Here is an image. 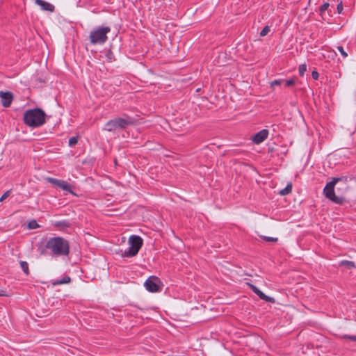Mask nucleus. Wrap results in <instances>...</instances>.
<instances>
[{
    "label": "nucleus",
    "mask_w": 356,
    "mask_h": 356,
    "mask_svg": "<svg viewBox=\"0 0 356 356\" xmlns=\"http://www.w3.org/2000/svg\"><path fill=\"white\" fill-rule=\"evenodd\" d=\"M349 177L341 176L333 177L332 181L327 182L323 188V195L330 201L339 205L349 203L348 199L343 194L336 195L335 186L338 184L348 185Z\"/></svg>",
    "instance_id": "obj_1"
},
{
    "label": "nucleus",
    "mask_w": 356,
    "mask_h": 356,
    "mask_svg": "<svg viewBox=\"0 0 356 356\" xmlns=\"http://www.w3.org/2000/svg\"><path fill=\"white\" fill-rule=\"evenodd\" d=\"M47 250L50 251V254L52 257L67 256L70 253L69 241L61 236L49 238L40 254H47Z\"/></svg>",
    "instance_id": "obj_2"
},
{
    "label": "nucleus",
    "mask_w": 356,
    "mask_h": 356,
    "mask_svg": "<svg viewBox=\"0 0 356 356\" xmlns=\"http://www.w3.org/2000/svg\"><path fill=\"white\" fill-rule=\"evenodd\" d=\"M23 120L29 127H40L46 122V113L40 108L29 109L24 113Z\"/></svg>",
    "instance_id": "obj_3"
},
{
    "label": "nucleus",
    "mask_w": 356,
    "mask_h": 356,
    "mask_svg": "<svg viewBox=\"0 0 356 356\" xmlns=\"http://www.w3.org/2000/svg\"><path fill=\"white\" fill-rule=\"evenodd\" d=\"M136 119L127 115L122 118H115L108 121L104 127V130L108 132H115L117 130H124L130 126L136 124Z\"/></svg>",
    "instance_id": "obj_4"
},
{
    "label": "nucleus",
    "mask_w": 356,
    "mask_h": 356,
    "mask_svg": "<svg viewBox=\"0 0 356 356\" xmlns=\"http://www.w3.org/2000/svg\"><path fill=\"white\" fill-rule=\"evenodd\" d=\"M110 26H98L90 33L89 40L92 44H103L108 40L107 34L110 33Z\"/></svg>",
    "instance_id": "obj_5"
},
{
    "label": "nucleus",
    "mask_w": 356,
    "mask_h": 356,
    "mask_svg": "<svg viewBox=\"0 0 356 356\" xmlns=\"http://www.w3.org/2000/svg\"><path fill=\"white\" fill-rule=\"evenodd\" d=\"M143 240L137 235H131L128 239L129 248L122 253L123 257H133L137 255L143 246Z\"/></svg>",
    "instance_id": "obj_6"
},
{
    "label": "nucleus",
    "mask_w": 356,
    "mask_h": 356,
    "mask_svg": "<svg viewBox=\"0 0 356 356\" xmlns=\"http://www.w3.org/2000/svg\"><path fill=\"white\" fill-rule=\"evenodd\" d=\"M160 283L161 281L157 277L150 276L146 280L144 285L148 291L155 293L161 291Z\"/></svg>",
    "instance_id": "obj_7"
},
{
    "label": "nucleus",
    "mask_w": 356,
    "mask_h": 356,
    "mask_svg": "<svg viewBox=\"0 0 356 356\" xmlns=\"http://www.w3.org/2000/svg\"><path fill=\"white\" fill-rule=\"evenodd\" d=\"M330 3L325 2L319 7V14L324 21L329 20L332 16L333 10L330 8Z\"/></svg>",
    "instance_id": "obj_8"
},
{
    "label": "nucleus",
    "mask_w": 356,
    "mask_h": 356,
    "mask_svg": "<svg viewBox=\"0 0 356 356\" xmlns=\"http://www.w3.org/2000/svg\"><path fill=\"white\" fill-rule=\"evenodd\" d=\"M0 98L2 106L5 108L10 107L13 99V95L10 92L0 91Z\"/></svg>",
    "instance_id": "obj_9"
},
{
    "label": "nucleus",
    "mask_w": 356,
    "mask_h": 356,
    "mask_svg": "<svg viewBox=\"0 0 356 356\" xmlns=\"http://www.w3.org/2000/svg\"><path fill=\"white\" fill-rule=\"evenodd\" d=\"M268 136V130L264 129L254 134L252 140L254 144H260L267 138Z\"/></svg>",
    "instance_id": "obj_10"
},
{
    "label": "nucleus",
    "mask_w": 356,
    "mask_h": 356,
    "mask_svg": "<svg viewBox=\"0 0 356 356\" xmlns=\"http://www.w3.org/2000/svg\"><path fill=\"white\" fill-rule=\"evenodd\" d=\"M35 3L37 5L40 6L41 9L43 10L52 13L55 10V7L53 4L47 2L44 0H35Z\"/></svg>",
    "instance_id": "obj_11"
},
{
    "label": "nucleus",
    "mask_w": 356,
    "mask_h": 356,
    "mask_svg": "<svg viewBox=\"0 0 356 356\" xmlns=\"http://www.w3.org/2000/svg\"><path fill=\"white\" fill-rule=\"evenodd\" d=\"M54 226L58 229L59 230H64L71 226V223L67 220H63L56 221L54 223Z\"/></svg>",
    "instance_id": "obj_12"
},
{
    "label": "nucleus",
    "mask_w": 356,
    "mask_h": 356,
    "mask_svg": "<svg viewBox=\"0 0 356 356\" xmlns=\"http://www.w3.org/2000/svg\"><path fill=\"white\" fill-rule=\"evenodd\" d=\"M256 294L259 297L260 299H261L266 302H271V303L275 302V300L274 298L266 296L260 289H259V291H257V293H256Z\"/></svg>",
    "instance_id": "obj_13"
},
{
    "label": "nucleus",
    "mask_w": 356,
    "mask_h": 356,
    "mask_svg": "<svg viewBox=\"0 0 356 356\" xmlns=\"http://www.w3.org/2000/svg\"><path fill=\"white\" fill-rule=\"evenodd\" d=\"M71 282V278L69 276H65L64 277H63L62 279H59V280H53L51 282V284L54 285V286H56V285H60V284H68Z\"/></svg>",
    "instance_id": "obj_14"
},
{
    "label": "nucleus",
    "mask_w": 356,
    "mask_h": 356,
    "mask_svg": "<svg viewBox=\"0 0 356 356\" xmlns=\"http://www.w3.org/2000/svg\"><path fill=\"white\" fill-rule=\"evenodd\" d=\"M339 266L346 267L348 269H352L355 267V264L353 261L347 260H342L340 261Z\"/></svg>",
    "instance_id": "obj_15"
},
{
    "label": "nucleus",
    "mask_w": 356,
    "mask_h": 356,
    "mask_svg": "<svg viewBox=\"0 0 356 356\" xmlns=\"http://www.w3.org/2000/svg\"><path fill=\"white\" fill-rule=\"evenodd\" d=\"M47 181L54 186L60 188L63 180L57 179L53 177H47Z\"/></svg>",
    "instance_id": "obj_16"
},
{
    "label": "nucleus",
    "mask_w": 356,
    "mask_h": 356,
    "mask_svg": "<svg viewBox=\"0 0 356 356\" xmlns=\"http://www.w3.org/2000/svg\"><path fill=\"white\" fill-rule=\"evenodd\" d=\"M292 191V184L291 183H289L286 187L283 189H282L280 191V194L281 195H288L290 193H291Z\"/></svg>",
    "instance_id": "obj_17"
},
{
    "label": "nucleus",
    "mask_w": 356,
    "mask_h": 356,
    "mask_svg": "<svg viewBox=\"0 0 356 356\" xmlns=\"http://www.w3.org/2000/svg\"><path fill=\"white\" fill-rule=\"evenodd\" d=\"M105 56L106 58V61L108 63H112L115 60L114 54L111 49L106 51Z\"/></svg>",
    "instance_id": "obj_18"
},
{
    "label": "nucleus",
    "mask_w": 356,
    "mask_h": 356,
    "mask_svg": "<svg viewBox=\"0 0 356 356\" xmlns=\"http://www.w3.org/2000/svg\"><path fill=\"white\" fill-rule=\"evenodd\" d=\"M348 188V185L339 184L337 187V195L343 194V195H345L344 193H345L346 191H347Z\"/></svg>",
    "instance_id": "obj_19"
},
{
    "label": "nucleus",
    "mask_w": 356,
    "mask_h": 356,
    "mask_svg": "<svg viewBox=\"0 0 356 356\" xmlns=\"http://www.w3.org/2000/svg\"><path fill=\"white\" fill-rule=\"evenodd\" d=\"M60 188L63 189L65 191H67L70 193H73L70 184H69L67 181L64 180L62 182L61 185L60 186Z\"/></svg>",
    "instance_id": "obj_20"
},
{
    "label": "nucleus",
    "mask_w": 356,
    "mask_h": 356,
    "mask_svg": "<svg viewBox=\"0 0 356 356\" xmlns=\"http://www.w3.org/2000/svg\"><path fill=\"white\" fill-rule=\"evenodd\" d=\"M19 264L23 272L28 275L29 274V264L25 261H21Z\"/></svg>",
    "instance_id": "obj_21"
},
{
    "label": "nucleus",
    "mask_w": 356,
    "mask_h": 356,
    "mask_svg": "<svg viewBox=\"0 0 356 356\" xmlns=\"http://www.w3.org/2000/svg\"><path fill=\"white\" fill-rule=\"evenodd\" d=\"M307 71V65L305 63L299 65L298 72L300 76H303Z\"/></svg>",
    "instance_id": "obj_22"
},
{
    "label": "nucleus",
    "mask_w": 356,
    "mask_h": 356,
    "mask_svg": "<svg viewBox=\"0 0 356 356\" xmlns=\"http://www.w3.org/2000/svg\"><path fill=\"white\" fill-rule=\"evenodd\" d=\"M39 227H40V225H38V223L37 222V221L35 220H33L30 221L28 224V227L30 229H34Z\"/></svg>",
    "instance_id": "obj_23"
},
{
    "label": "nucleus",
    "mask_w": 356,
    "mask_h": 356,
    "mask_svg": "<svg viewBox=\"0 0 356 356\" xmlns=\"http://www.w3.org/2000/svg\"><path fill=\"white\" fill-rule=\"evenodd\" d=\"M78 143V136H73L69 139V146L74 147Z\"/></svg>",
    "instance_id": "obj_24"
},
{
    "label": "nucleus",
    "mask_w": 356,
    "mask_h": 356,
    "mask_svg": "<svg viewBox=\"0 0 356 356\" xmlns=\"http://www.w3.org/2000/svg\"><path fill=\"white\" fill-rule=\"evenodd\" d=\"M270 31V27L268 26H265L263 29L260 32V36L264 37L266 36Z\"/></svg>",
    "instance_id": "obj_25"
},
{
    "label": "nucleus",
    "mask_w": 356,
    "mask_h": 356,
    "mask_svg": "<svg viewBox=\"0 0 356 356\" xmlns=\"http://www.w3.org/2000/svg\"><path fill=\"white\" fill-rule=\"evenodd\" d=\"M10 194H11L10 190H8V191H6V192H4V193L0 197V202H3L4 200H6L7 197H8Z\"/></svg>",
    "instance_id": "obj_26"
},
{
    "label": "nucleus",
    "mask_w": 356,
    "mask_h": 356,
    "mask_svg": "<svg viewBox=\"0 0 356 356\" xmlns=\"http://www.w3.org/2000/svg\"><path fill=\"white\" fill-rule=\"evenodd\" d=\"M337 49H338V51L341 53V56L345 58L348 56V54L345 51V50L343 49V47L341 46H338L337 47Z\"/></svg>",
    "instance_id": "obj_27"
},
{
    "label": "nucleus",
    "mask_w": 356,
    "mask_h": 356,
    "mask_svg": "<svg viewBox=\"0 0 356 356\" xmlns=\"http://www.w3.org/2000/svg\"><path fill=\"white\" fill-rule=\"evenodd\" d=\"M263 239L266 241L269 242H277L278 241L277 238L270 237V236H262Z\"/></svg>",
    "instance_id": "obj_28"
},
{
    "label": "nucleus",
    "mask_w": 356,
    "mask_h": 356,
    "mask_svg": "<svg viewBox=\"0 0 356 356\" xmlns=\"http://www.w3.org/2000/svg\"><path fill=\"white\" fill-rule=\"evenodd\" d=\"M296 83V80L294 79H291L285 81V85L287 87L293 86Z\"/></svg>",
    "instance_id": "obj_29"
},
{
    "label": "nucleus",
    "mask_w": 356,
    "mask_h": 356,
    "mask_svg": "<svg viewBox=\"0 0 356 356\" xmlns=\"http://www.w3.org/2000/svg\"><path fill=\"white\" fill-rule=\"evenodd\" d=\"M341 338L343 339H350L353 341H356V336L355 335H348V334H344L341 337Z\"/></svg>",
    "instance_id": "obj_30"
},
{
    "label": "nucleus",
    "mask_w": 356,
    "mask_h": 356,
    "mask_svg": "<svg viewBox=\"0 0 356 356\" xmlns=\"http://www.w3.org/2000/svg\"><path fill=\"white\" fill-rule=\"evenodd\" d=\"M283 81H284L282 80V79L274 80L270 82V86L273 87L274 86H280Z\"/></svg>",
    "instance_id": "obj_31"
},
{
    "label": "nucleus",
    "mask_w": 356,
    "mask_h": 356,
    "mask_svg": "<svg viewBox=\"0 0 356 356\" xmlns=\"http://www.w3.org/2000/svg\"><path fill=\"white\" fill-rule=\"evenodd\" d=\"M250 289L256 294L259 291V288L252 284H248Z\"/></svg>",
    "instance_id": "obj_32"
},
{
    "label": "nucleus",
    "mask_w": 356,
    "mask_h": 356,
    "mask_svg": "<svg viewBox=\"0 0 356 356\" xmlns=\"http://www.w3.org/2000/svg\"><path fill=\"white\" fill-rule=\"evenodd\" d=\"M337 13L339 14H341L343 11V3H342V1H341L340 3H339L337 6Z\"/></svg>",
    "instance_id": "obj_33"
},
{
    "label": "nucleus",
    "mask_w": 356,
    "mask_h": 356,
    "mask_svg": "<svg viewBox=\"0 0 356 356\" xmlns=\"http://www.w3.org/2000/svg\"><path fill=\"white\" fill-rule=\"evenodd\" d=\"M312 76L314 80H318L319 77V74L316 70H313L312 72Z\"/></svg>",
    "instance_id": "obj_34"
},
{
    "label": "nucleus",
    "mask_w": 356,
    "mask_h": 356,
    "mask_svg": "<svg viewBox=\"0 0 356 356\" xmlns=\"http://www.w3.org/2000/svg\"><path fill=\"white\" fill-rule=\"evenodd\" d=\"M1 296H7L5 291L0 289V297Z\"/></svg>",
    "instance_id": "obj_35"
}]
</instances>
